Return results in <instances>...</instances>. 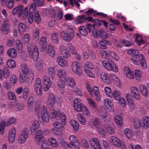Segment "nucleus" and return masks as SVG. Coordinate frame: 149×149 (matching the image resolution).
Returning <instances> with one entry per match:
<instances>
[{
	"mask_svg": "<svg viewBox=\"0 0 149 149\" xmlns=\"http://www.w3.org/2000/svg\"><path fill=\"white\" fill-rule=\"evenodd\" d=\"M54 96L52 94H49L47 101V106L49 110V116L46 107L44 106L41 109L40 106H38L35 109V111L38 113V116L40 114L42 119L46 123L49 121V117H50L52 118H56L57 120H61L64 124L66 120L65 115L59 110L56 111L54 109Z\"/></svg>",
	"mask_w": 149,
	"mask_h": 149,
	"instance_id": "f257e3e1",
	"label": "nucleus"
},
{
	"mask_svg": "<svg viewBox=\"0 0 149 149\" xmlns=\"http://www.w3.org/2000/svg\"><path fill=\"white\" fill-rule=\"evenodd\" d=\"M22 71L20 74L19 80L20 83H26L29 84L32 82L34 75L33 72L29 71L27 66L25 65L22 66Z\"/></svg>",
	"mask_w": 149,
	"mask_h": 149,
	"instance_id": "f03ea898",
	"label": "nucleus"
},
{
	"mask_svg": "<svg viewBox=\"0 0 149 149\" xmlns=\"http://www.w3.org/2000/svg\"><path fill=\"white\" fill-rule=\"evenodd\" d=\"M131 60L132 62L136 65H138L139 62L141 67L143 69L147 68L146 60L142 54H135L132 56Z\"/></svg>",
	"mask_w": 149,
	"mask_h": 149,
	"instance_id": "7ed1b4c3",
	"label": "nucleus"
},
{
	"mask_svg": "<svg viewBox=\"0 0 149 149\" xmlns=\"http://www.w3.org/2000/svg\"><path fill=\"white\" fill-rule=\"evenodd\" d=\"M74 107L77 111H82L83 113L87 116L89 115V112L86 106L82 103L78 99H75L74 100Z\"/></svg>",
	"mask_w": 149,
	"mask_h": 149,
	"instance_id": "20e7f679",
	"label": "nucleus"
},
{
	"mask_svg": "<svg viewBox=\"0 0 149 149\" xmlns=\"http://www.w3.org/2000/svg\"><path fill=\"white\" fill-rule=\"evenodd\" d=\"M28 53L33 59V61H36L39 56V51L38 47L33 44L29 43L27 47Z\"/></svg>",
	"mask_w": 149,
	"mask_h": 149,
	"instance_id": "39448f33",
	"label": "nucleus"
},
{
	"mask_svg": "<svg viewBox=\"0 0 149 149\" xmlns=\"http://www.w3.org/2000/svg\"><path fill=\"white\" fill-rule=\"evenodd\" d=\"M86 88L89 94L92 97H95L96 101H99L100 100L99 90L97 86H95L93 88H91L89 84H87Z\"/></svg>",
	"mask_w": 149,
	"mask_h": 149,
	"instance_id": "423d86ee",
	"label": "nucleus"
},
{
	"mask_svg": "<svg viewBox=\"0 0 149 149\" xmlns=\"http://www.w3.org/2000/svg\"><path fill=\"white\" fill-rule=\"evenodd\" d=\"M103 66L109 71L117 72L118 69L117 65L111 60H106L102 61Z\"/></svg>",
	"mask_w": 149,
	"mask_h": 149,
	"instance_id": "0eeeda50",
	"label": "nucleus"
},
{
	"mask_svg": "<svg viewBox=\"0 0 149 149\" xmlns=\"http://www.w3.org/2000/svg\"><path fill=\"white\" fill-rule=\"evenodd\" d=\"M67 30V31L61 32L60 35L63 40L69 42L74 37V31L71 28H68Z\"/></svg>",
	"mask_w": 149,
	"mask_h": 149,
	"instance_id": "6e6552de",
	"label": "nucleus"
},
{
	"mask_svg": "<svg viewBox=\"0 0 149 149\" xmlns=\"http://www.w3.org/2000/svg\"><path fill=\"white\" fill-rule=\"evenodd\" d=\"M110 142L117 147L121 148L122 149H126V146L123 142L115 136L111 137Z\"/></svg>",
	"mask_w": 149,
	"mask_h": 149,
	"instance_id": "1a4fd4ad",
	"label": "nucleus"
},
{
	"mask_svg": "<svg viewBox=\"0 0 149 149\" xmlns=\"http://www.w3.org/2000/svg\"><path fill=\"white\" fill-rule=\"evenodd\" d=\"M92 24H88L86 25V27L81 26L79 29V31L80 33L83 36L87 35L88 33V31L90 33L91 31Z\"/></svg>",
	"mask_w": 149,
	"mask_h": 149,
	"instance_id": "9d476101",
	"label": "nucleus"
},
{
	"mask_svg": "<svg viewBox=\"0 0 149 149\" xmlns=\"http://www.w3.org/2000/svg\"><path fill=\"white\" fill-rule=\"evenodd\" d=\"M52 81L49 77L47 76L44 77L43 81V86L45 91H47L49 90Z\"/></svg>",
	"mask_w": 149,
	"mask_h": 149,
	"instance_id": "9b49d317",
	"label": "nucleus"
},
{
	"mask_svg": "<svg viewBox=\"0 0 149 149\" xmlns=\"http://www.w3.org/2000/svg\"><path fill=\"white\" fill-rule=\"evenodd\" d=\"M79 65V63L77 61L73 62L72 64V69L73 72L78 76L81 75L82 72L81 68Z\"/></svg>",
	"mask_w": 149,
	"mask_h": 149,
	"instance_id": "f8f14e48",
	"label": "nucleus"
},
{
	"mask_svg": "<svg viewBox=\"0 0 149 149\" xmlns=\"http://www.w3.org/2000/svg\"><path fill=\"white\" fill-rule=\"evenodd\" d=\"M90 144L93 149H102L98 140L97 138H93L89 141Z\"/></svg>",
	"mask_w": 149,
	"mask_h": 149,
	"instance_id": "ddd939ff",
	"label": "nucleus"
},
{
	"mask_svg": "<svg viewBox=\"0 0 149 149\" xmlns=\"http://www.w3.org/2000/svg\"><path fill=\"white\" fill-rule=\"evenodd\" d=\"M109 20L111 23L108 24L109 28L110 30L114 31L116 28V26L119 25L120 22L118 20L111 18L109 19Z\"/></svg>",
	"mask_w": 149,
	"mask_h": 149,
	"instance_id": "4468645a",
	"label": "nucleus"
},
{
	"mask_svg": "<svg viewBox=\"0 0 149 149\" xmlns=\"http://www.w3.org/2000/svg\"><path fill=\"white\" fill-rule=\"evenodd\" d=\"M28 136V132L25 130L22 131L21 134L19 135L18 141L19 143H23L27 139Z\"/></svg>",
	"mask_w": 149,
	"mask_h": 149,
	"instance_id": "2eb2a0df",
	"label": "nucleus"
},
{
	"mask_svg": "<svg viewBox=\"0 0 149 149\" xmlns=\"http://www.w3.org/2000/svg\"><path fill=\"white\" fill-rule=\"evenodd\" d=\"M2 5L6 6L9 9H11L13 7L14 4V0H1Z\"/></svg>",
	"mask_w": 149,
	"mask_h": 149,
	"instance_id": "dca6fc26",
	"label": "nucleus"
},
{
	"mask_svg": "<svg viewBox=\"0 0 149 149\" xmlns=\"http://www.w3.org/2000/svg\"><path fill=\"white\" fill-rule=\"evenodd\" d=\"M100 78L103 81L107 84H109L111 82V77L109 74L103 73L100 75Z\"/></svg>",
	"mask_w": 149,
	"mask_h": 149,
	"instance_id": "f3484780",
	"label": "nucleus"
},
{
	"mask_svg": "<svg viewBox=\"0 0 149 149\" xmlns=\"http://www.w3.org/2000/svg\"><path fill=\"white\" fill-rule=\"evenodd\" d=\"M131 93L134 97L137 100H139L140 97L139 92L136 87L132 86L131 88Z\"/></svg>",
	"mask_w": 149,
	"mask_h": 149,
	"instance_id": "a211bd4d",
	"label": "nucleus"
},
{
	"mask_svg": "<svg viewBox=\"0 0 149 149\" xmlns=\"http://www.w3.org/2000/svg\"><path fill=\"white\" fill-rule=\"evenodd\" d=\"M39 44L41 47V51H44L46 48L47 45V41L46 38L44 36H42L40 38L39 42Z\"/></svg>",
	"mask_w": 149,
	"mask_h": 149,
	"instance_id": "6ab92c4d",
	"label": "nucleus"
},
{
	"mask_svg": "<svg viewBox=\"0 0 149 149\" xmlns=\"http://www.w3.org/2000/svg\"><path fill=\"white\" fill-rule=\"evenodd\" d=\"M70 143L75 144V148H79V143L77 138L74 135H70L69 138Z\"/></svg>",
	"mask_w": 149,
	"mask_h": 149,
	"instance_id": "aec40b11",
	"label": "nucleus"
},
{
	"mask_svg": "<svg viewBox=\"0 0 149 149\" xmlns=\"http://www.w3.org/2000/svg\"><path fill=\"white\" fill-rule=\"evenodd\" d=\"M2 33L5 35L7 34L9 32L10 27L6 22H4L1 26Z\"/></svg>",
	"mask_w": 149,
	"mask_h": 149,
	"instance_id": "412c9836",
	"label": "nucleus"
},
{
	"mask_svg": "<svg viewBox=\"0 0 149 149\" xmlns=\"http://www.w3.org/2000/svg\"><path fill=\"white\" fill-rule=\"evenodd\" d=\"M15 129L13 128L11 129L9 133L8 141L10 143L13 142L15 137Z\"/></svg>",
	"mask_w": 149,
	"mask_h": 149,
	"instance_id": "4be33fe9",
	"label": "nucleus"
},
{
	"mask_svg": "<svg viewBox=\"0 0 149 149\" xmlns=\"http://www.w3.org/2000/svg\"><path fill=\"white\" fill-rule=\"evenodd\" d=\"M124 72L126 76L130 79H133L134 78L133 72L128 67H125L124 69Z\"/></svg>",
	"mask_w": 149,
	"mask_h": 149,
	"instance_id": "5701e85b",
	"label": "nucleus"
},
{
	"mask_svg": "<svg viewBox=\"0 0 149 149\" xmlns=\"http://www.w3.org/2000/svg\"><path fill=\"white\" fill-rule=\"evenodd\" d=\"M139 90L141 94L145 97H147L149 92L146 87L144 85H141L139 86Z\"/></svg>",
	"mask_w": 149,
	"mask_h": 149,
	"instance_id": "b1692460",
	"label": "nucleus"
},
{
	"mask_svg": "<svg viewBox=\"0 0 149 149\" xmlns=\"http://www.w3.org/2000/svg\"><path fill=\"white\" fill-rule=\"evenodd\" d=\"M74 22L77 24L84 23L86 22L85 15H82L78 16Z\"/></svg>",
	"mask_w": 149,
	"mask_h": 149,
	"instance_id": "393cba45",
	"label": "nucleus"
},
{
	"mask_svg": "<svg viewBox=\"0 0 149 149\" xmlns=\"http://www.w3.org/2000/svg\"><path fill=\"white\" fill-rule=\"evenodd\" d=\"M70 123L74 131L77 132L79 130V124L78 122L74 120H71Z\"/></svg>",
	"mask_w": 149,
	"mask_h": 149,
	"instance_id": "a878e982",
	"label": "nucleus"
},
{
	"mask_svg": "<svg viewBox=\"0 0 149 149\" xmlns=\"http://www.w3.org/2000/svg\"><path fill=\"white\" fill-rule=\"evenodd\" d=\"M58 64L62 67H64L67 65V62L62 57L59 56L57 59Z\"/></svg>",
	"mask_w": 149,
	"mask_h": 149,
	"instance_id": "bb28decb",
	"label": "nucleus"
},
{
	"mask_svg": "<svg viewBox=\"0 0 149 149\" xmlns=\"http://www.w3.org/2000/svg\"><path fill=\"white\" fill-rule=\"evenodd\" d=\"M64 80L65 81L68 82V85L71 87H73L75 85V81L72 77H65Z\"/></svg>",
	"mask_w": 149,
	"mask_h": 149,
	"instance_id": "cd10ccee",
	"label": "nucleus"
},
{
	"mask_svg": "<svg viewBox=\"0 0 149 149\" xmlns=\"http://www.w3.org/2000/svg\"><path fill=\"white\" fill-rule=\"evenodd\" d=\"M101 48L105 49L111 44V42L109 41L106 40H101L99 42Z\"/></svg>",
	"mask_w": 149,
	"mask_h": 149,
	"instance_id": "c85d7f7f",
	"label": "nucleus"
},
{
	"mask_svg": "<svg viewBox=\"0 0 149 149\" xmlns=\"http://www.w3.org/2000/svg\"><path fill=\"white\" fill-rule=\"evenodd\" d=\"M22 9V6L20 5L15 8L13 11V14L15 15L18 13V17H21L22 16V14L21 13L22 12L21 10Z\"/></svg>",
	"mask_w": 149,
	"mask_h": 149,
	"instance_id": "c756f323",
	"label": "nucleus"
},
{
	"mask_svg": "<svg viewBox=\"0 0 149 149\" xmlns=\"http://www.w3.org/2000/svg\"><path fill=\"white\" fill-rule=\"evenodd\" d=\"M40 123L37 120L34 121L31 127L30 130L31 132H34L37 130L39 127Z\"/></svg>",
	"mask_w": 149,
	"mask_h": 149,
	"instance_id": "7c9ffc66",
	"label": "nucleus"
},
{
	"mask_svg": "<svg viewBox=\"0 0 149 149\" xmlns=\"http://www.w3.org/2000/svg\"><path fill=\"white\" fill-rule=\"evenodd\" d=\"M43 137V132L42 131L40 130H38L36 134V140L38 142H40Z\"/></svg>",
	"mask_w": 149,
	"mask_h": 149,
	"instance_id": "2f4dec72",
	"label": "nucleus"
},
{
	"mask_svg": "<svg viewBox=\"0 0 149 149\" xmlns=\"http://www.w3.org/2000/svg\"><path fill=\"white\" fill-rule=\"evenodd\" d=\"M7 53L9 57L12 58L15 57L17 55L16 51L14 48L10 49L8 51Z\"/></svg>",
	"mask_w": 149,
	"mask_h": 149,
	"instance_id": "473e14b6",
	"label": "nucleus"
},
{
	"mask_svg": "<svg viewBox=\"0 0 149 149\" xmlns=\"http://www.w3.org/2000/svg\"><path fill=\"white\" fill-rule=\"evenodd\" d=\"M48 52L49 56L53 57L55 55V50L53 45L49 44L48 46Z\"/></svg>",
	"mask_w": 149,
	"mask_h": 149,
	"instance_id": "72a5a7b5",
	"label": "nucleus"
},
{
	"mask_svg": "<svg viewBox=\"0 0 149 149\" xmlns=\"http://www.w3.org/2000/svg\"><path fill=\"white\" fill-rule=\"evenodd\" d=\"M104 102L105 106L107 109H111L112 108L113 104L110 100L106 98L104 100Z\"/></svg>",
	"mask_w": 149,
	"mask_h": 149,
	"instance_id": "f704fd0d",
	"label": "nucleus"
},
{
	"mask_svg": "<svg viewBox=\"0 0 149 149\" xmlns=\"http://www.w3.org/2000/svg\"><path fill=\"white\" fill-rule=\"evenodd\" d=\"M55 119L56 120H57L56 118ZM58 120L61 121V122L62 123V124H61V122H54L53 123V125L54 127V128H53L59 129L61 128H64V126L62 125H65V123L64 124L61 120Z\"/></svg>",
	"mask_w": 149,
	"mask_h": 149,
	"instance_id": "c9c22d12",
	"label": "nucleus"
},
{
	"mask_svg": "<svg viewBox=\"0 0 149 149\" xmlns=\"http://www.w3.org/2000/svg\"><path fill=\"white\" fill-rule=\"evenodd\" d=\"M93 125L97 129L100 128L102 126V123L100 119L97 118H95L93 120Z\"/></svg>",
	"mask_w": 149,
	"mask_h": 149,
	"instance_id": "e433bc0d",
	"label": "nucleus"
},
{
	"mask_svg": "<svg viewBox=\"0 0 149 149\" xmlns=\"http://www.w3.org/2000/svg\"><path fill=\"white\" fill-rule=\"evenodd\" d=\"M115 122L118 126L121 127L123 125V120L122 118L119 116L116 115L115 117Z\"/></svg>",
	"mask_w": 149,
	"mask_h": 149,
	"instance_id": "4c0bfd02",
	"label": "nucleus"
},
{
	"mask_svg": "<svg viewBox=\"0 0 149 149\" xmlns=\"http://www.w3.org/2000/svg\"><path fill=\"white\" fill-rule=\"evenodd\" d=\"M64 128H60L59 129L53 128L52 131L54 134L58 136H61L63 134V131Z\"/></svg>",
	"mask_w": 149,
	"mask_h": 149,
	"instance_id": "58836bf2",
	"label": "nucleus"
},
{
	"mask_svg": "<svg viewBox=\"0 0 149 149\" xmlns=\"http://www.w3.org/2000/svg\"><path fill=\"white\" fill-rule=\"evenodd\" d=\"M51 39L54 42L58 43L59 40L58 34L56 33H52L51 35Z\"/></svg>",
	"mask_w": 149,
	"mask_h": 149,
	"instance_id": "ea45409f",
	"label": "nucleus"
},
{
	"mask_svg": "<svg viewBox=\"0 0 149 149\" xmlns=\"http://www.w3.org/2000/svg\"><path fill=\"white\" fill-rule=\"evenodd\" d=\"M103 112L104 113L103 114H102L101 116L103 120L106 122H109L111 120V119L109 118H107V110L104 109L103 110Z\"/></svg>",
	"mask_w": 149,
	"mask_h": 149,
	"instance_id": "a19ab883",
	"label": "nucleus"
},
{
	"mask_svg": "<svg viewBox=\"0 0 149 149\" xmlns=\"http://www.w3.org/2000/svg\"><path fill=\"white\" fill-rule=\"evenodd\" d=\"M16 49L19 52H21L22 49V44L20 40H17L16 41Z\"/></svg>",
	"mask_w": 149,
	"mask_h": 149,
	"instance_id": "79ce46f5",
	"label": "nucleus"
},
{
	"mask_svg": "<svg viewBox=\"0 0 149 149\" xmlns=\"http://www.w3.org/2000/svg\"><path fill=\"white\" fill-rule=\"evenodd\" d=\"M49 141L50 143V145L54 147L58 146V144L56 139L54 138L51 137L49 139Z\"/></svg>",
	"mask_w": 149,
	"mask_h": 149,
	"instance_id": "37998d69",
	"label": "nucleus"
},
{
	"mask_svg": "<svg viewBox=\"0 0 149 149\" xmlns=\"http://www.w3.org/2000/svg\"><path fill=\"white\" fill-rule=\"evenodd\" d=\"M111 96H112L114 99L116 100L119 99L121 97L120 92L117 90H115L112 93Z\"/></svg>",
	"mask_w": 149,
	"mask_h": 149,
	"instance_id": "c03bdc74",
	"label": "nucleus"
},
{
	"mask_svg": "<svg viewBox=\"0 0 149 149\" xmlns=\"http://www.w3.org/2000/svg\"><path fill=\"white\" fill-rule=\"evenodd\" d=\"M135 40L136 42L139 45L145 44V41L143 40L138 35L136 36Z\"/></svg>",
	"mask_w": 149,
	"mask_h": 149,
	"instance_id": "a18cd8bd",
	"label": "nucleus"
},
{
	"mask_svg": "<svg viewBox=\"0 0 149 149\" xmlns=\"http://www.w3.org/2000/svg\"><path fill=\"white\" fill-rule=\"evenodd\" d=\"M26 26L24 24L20 23L18 25L19 32L20 34H22L23 32L25 31Z\"/></svg>",
	"mask_w": 149,
	"mask_h": 149,
	"instance_id": "49530a36",
	"label": "nucleus"
},
{
	"mask_svg": "<svg viewBox=\"0 0 149 149\" xmlns=\"http://www.w3.org/2000/svg\"><path fill=\"white\" fill-rule=\"evenodd\" d=\"M7 64L10 68H14L16 65V62L12 59H10L7 61Z\"/></svg>",
	"mask_w": 149,
	"mask_h": 149,
	"instance_id": "de8ad7c7",
	"label": "nucleus"
},
{
	"mask_svg": "<svg viewBox=\"0 0 149 149\" xmlns=\"http://www.w3.org/2000/svg\"><path fill=\"white\" fill-rule=\"evenodd\" d=\"M108 52L109 54V56H111L117 61H118L119 60V57L117 53L110 51H108Z\"/></svg>",
	"mask_w": 149,
	"mask_h": 149,
	"instance_id": "09e8293b",
	"label": "nucleus"
},
{
	"mask_svg": "<svg viewBox=\"0 0 149 149\" xmlns=\"http://www.w3.org/2000/svg\"><path fill=\"white\" fill-rule=\"evenodd\" d=\"M105 129L107 130L108 133L110 134H113L114 133V131L109 124H106L105 125Z\"/></svg>",
	"mask_w": 149,
	"mask_h": 149,
	"instance_id": "8fccbe9b",
	"label": "nucleus"
},
{
	"mask_svg": "<svg viewBox=\"0 0 149 149\" xmlns=\"http://www.w3.org/2000/svg\"><path fill=\"white\" fill-rule=\"evenodd\" d=\"M142 123L144 126L147 127L149 126V117L148 116H146L143 118Z\"/></svg>",
	"mask_w": 149,
	"mask_h": 149,
	"instance_id": "3c124183",
	"label": "nucleus"
},
{
	"mask_svg": "<svg viewBox=\"0 0 149 149\" xmlns=\"http://www.w3.org/2000/svg\"><path fill=\"white\" fill-rule=\"evenodd\" d=\"M8 68L7 67H5L3 70V75L5 78H7L9 75Z\"/></svg>",
	"mask_w": 149,
	"mask_h": 149,
	"instance_id": "603ef678",
	"label": "nucleus"
},
{
	"mask_svg": "<svg viewBox=\"0 0 149 149\" xmlns=\"http://www.w3.org/2000/svg\"><path fill=\"white\" fill-rule=\"evenodd\" d=\"M77 116L81 124L83 125H85L86 124L85 120L83 116L80 113H78Z\"/></svg>",
	"mask_w": 149,
	"mask_h": 149,
	"instance_id": "864d4df0",
	"label": "nucleus"
},
{
	"mask_svg": "<svg viewBox=\"0 0 149 149\" xmlns=\"http://www.w3.org/2000/svg\"><path fill=\"white\" fill-rule=\"evenodd\" d=\"M34 20L38 24L41 22V19L40 17L39 14L37 11L35 14Z\"/></svg>",
	"mask_w": 149,
	"mask_h": 149,
	"instance_id": "5fc2aeb1",
	"label": "nucleus"
},
{
	"mask_svg": "<svg viewBox=\"0 0 149 149\" xmlns=\"http://www.w3.org/2000/svg\"><path fill=\"white\" fill-rule=\"evenodd\" d=\"M66 72L63 69H60L58 71V74L60 77L63 78L64 80L65 77L66 75Z\"/></svg>",
	"mask_w": 149,
	"mask_h": 149,
	"instance_id": "6e6d98bb",
	"label": "nucleus"
},
{
	"mask_svg": "<svg viewBox=\"0 0 149 149\" xmlns=\"http://www.w3.org/2000/svg\"><path fill=\"white\" fill-rule=\"evenodd\" d=\"M97 131L99 134L100 136L102 138H104L106 137L105 133L103 129L101 127L97 129Z\"/></svg>",
	"mask_w": 149,
	"mask_h": 149,
	"instance_id": "4d7b16f0",
	"label": "nucleus"
},
{
	"mask_svg": "<svg viewBox=\"0 0 149 149\" xmlns=\"http://www.w3.org/2000/svg\"><path fill=\"white\" fill-rule=\"evenodd\" d=\"M28 8L27 7H25L23 11L22 9L21 10L22 12L21 13L22 14V19H24L27 17V16L28 15Z\"/></svg>",
	"mask_w": 149,
	"mask_h": 149,
	"instance_id": "13d9d810",
	"label": "nucleus"
},
{
	"mask_svg": "<svg viewBox=\"0 0 149 149\" xmlns=\"http://www.w3.org/2000/svg\"><path fill=\"white\" fill-rule=\"evenodd\" d=\"M31 38L30 35L27 33L25 34L24 36L22 38V41L25 43H28L29 41Z\"/></svg>",
	"mask_w": 149,
	"mask_h": 149,
	"instance_id": "bf43d9fd",
	"label": "nucleus"
},
{
	"mask_svg": "<svg viewBox=\"0 0 149 149\" xmlns=\"http://www.w3.org/2000/svg\"><path fill=\"white\" fill-rule=\"evenodd\" d=\"M39 29H36L35 32L33 34V38L36 41H38L39 38Z\"/></svg>",
	"mask_w": 149,
	"mask_h": 149,
	"instance_id": "052dcab7",
	"label": "nucleus"
},
{
	"mask_svg": "<svg viewBox=\"0 0 149 149\" xmlns=\"http://www.w3.org/2000/svg\"><path fill=\"white\" fill-rule=\"evenodd\" d=\"M125 134L129 139L132 137V133L131 130L129 128H126L124 130Z\"/></svg>",
	"mask_w": 149,
	"mask_h": 149,
	"instance_id": "680f3d73",
	"label": "nucleus"
},
{
	"mask_svg": "<svg viewBox=\"0 0 149 149\" xmlns=\"http://www.w3.org/2000/svg\"><path fill=\"white\" fill-rule=\"evenodd\" d=\"M135 77L138 81L140 80L141 76V71L138 70H136L135 71Z\"/></svg>",
	"mask_w": 149,
	"mask_h": 149,
	"instance_id": "e2e57ef3",
	"label": "nucleus"
},
{
	"mask_svg": "<svg viewBox=\"0 0 149 149\" xmlns=\"http://www.w3.org/2000/svg\"><path fill=\"white\" fill-rule=\"evenodd\" d=\"M93 68V65L91 62L88 61L86 63L84 68V70H88V69H92Z\"/></svg>",
	"mask_w": 149,
	"mask_h": 149,
	"instance_id": "0e129e2a",
	"label": "nucleus"
},
{
	"mask_svg": "<svg viewBox=\"0 0 149 149\" xmlns=\"http://www.w3.org/2000/svg\"><path fill=\"white\" fill-rule=\"evenodd\" d=\"M8 97L9 100H15L16 97L15 94L11 92H9L8 94Z\"/></svg>",
	"mask_w": 149,
	"mask_h": 149,
	"instance_id": "69168bd1",
	"label": "nucleus"
},
{
	"mask_svg": "<svg viewBox=\"0 0 149 149\" xmlns=\"http://www.w3.org/2000/svg\"><path fill=\"white\" fill-rule=\"evenodd\" d=\"M55 69L54 67L49 68L48 69V73L51 77H53L55 74Z\"/></svg>",
	"mask_w": 149,
	"mask_h": 149,
	"instance_id": "338daca9",
	"label": "nucleus"
},
{
	"mask_svg": "<svg viewBox=\"0 0 149 149\" xmlns=\"http://www.w3.org/2000/svg\"><path fill=\"white\" fill-rule=\"evenodd\" d=\"M117 100L118 101L119 104L121 107H126V102L124 98L122 97H120L119 99H118Z\"/></svg>",
	"mask_w": 149,
	"mask_h": 149,
	"instance_id": "774afa93",
	"label": "nucleus"
}]
</instances>
